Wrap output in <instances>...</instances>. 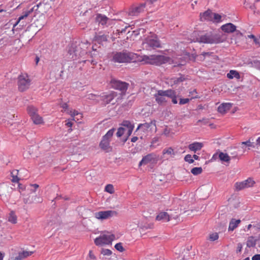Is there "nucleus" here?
I'll list each match as a JSON object with an SVG mask.
<instances>
[{"instance_id": "nucleus-17", "label": "nucleus", "mask_w": 260, "mask_h": 260, "mask_svg": "<svg viewBox=\"0 0 260 260\" xmlns=\"http://www.w3.org/2000/svg\"><path fill=\"white\" fill-rule=\"evenodd\" d=\"M200 20L202 21H213V13L210 10H208L203 13H200Z\"/></svg>"}, {"instance_id": "nucleus-11", "label": "nucleus", "mask_w": 260, "mask_h": 260, "mask_svg": "<svg viewBox=\"0 0 260 260\" xmlns=\"http://www.w3.org/2000/svg\"><path fill=\"white\" fill-rule=\"evenodd\" d=\"M68 53L72 56V58L75 59L77 57L83 55L84 51L81 50V47L79 44L77 45L76 43H73L69 47Z\"/></svg>"}, {"instance_id": "nucleus-49", "label": "nucleus", "mask_w": 260, "mask_h": 260, "mask_svg": "<svg viewBox=\"0 0 260 260\" xmlns=\"http://www.w3.org/2000/svg\"><path fill=\"white\" fill-rule=\"evenodd\" d=\"M88 260H96V257L92 250H90L88 254Z\"/></svg>"}, {"instance_id": "nucleus-9", "label": "nucleus", "mask_w": 260, "mask_h": 260, "mask_svg": "<svg viewBox=\"0 0 260 260\" xmlns=\"http://www.w3.org/2000/svg\"><path fill=\"white\" fill-rule=\"evenodd\" d=\"M115 129L114 128L110 129L106 134L104 136L102 141L100 143V148L108 152L112 150V148L110 146V141L112 137Z\"/></svg>"}, {"instance_id": "nucleus-34", "label": "nucleus", "mask_w": 260, "mask_h": 260, "mask_svg": "<svg viewBox=\"0 0 260 260\" xmlns=\"http://www.w3.org/2000/svg\"><path fill=\"white\" fill-rule=\"evenodd\" d=\"M163 155H168L172 156L175 155L174 149L172 147L165 148L162 151Z\"/></svg>"}, {"instance_id": "nucleus-51", "label": "nucleus", "mask_w": 260, "mask_h": 260, "mask_svg": "<svg viewBox=\"0 0 260 260\" xmlns=\"http://www.w3.org/2000/svg\"><path fill=\"white\" fill-rule=\"evenodd\" d=\"M184 160L189 164H192L194 162V160L192 159V157L190 154H187L184 157Z\"/></svg>"}, {"instance_id": "nucleus-5", "label": "nucleus", "mask_w": 260, "mask_h": 260, "mask_svg": "<svg viewBox=\"0 0 260 260\" xmlns=\"http://www.w3.org/2000/svg\"><path fill=\"white\" fill-rule=\"evenodd\" d=\"M142 45L144 49L148 50L161 47L160 43L156 35L152 33L144 39Z\"/></svg>"}, {"instance_id": "nucleus-8", "label": "nucleus", "mask_w": 260, "mask_h": 260, "mask_svg": "<svg viewBox=\"0 0 260 260\" xmlns=\"http://www.w3.org/2000/svg\"><path fill=\"white\" fill-rule=\"evenodd\" d=\"M155 120L151 121L149 123H141L139 124L136 129V131L138 130L141 131L144 134L146 135H151L153 132H156V126Z\"/></svg>"}, {"instance_id": "nucleus-55", "label": "nucleus", "mask_w": 260, "mask_h": 260, "mask_svg": "<svg viewBox=\"0 0 260 260\" xmlns=\"http://www.w3.org/2000/svg\"><path fill=\"white\" fill-rule=\"evenodd\" d=\"M190 101L189 99H180L179 101L180 105H184L188 103Z\"/></svg>"}, {"instance_id": "nucleus-45", "label": "nucleus", "mask_w": 260, "mask_h": 260, "mask_svg": "<svg viewBox=\"0 0 260 260\" xmlns=\"http://www.w3.org/2000/svg\"><path fill=\"white\" fill-rule=\"evenodd\" d=\"M125 132H126L125 128H124L122 127H119L118 129L117 132L116 133V135L118 137H120L124 134V133Z\"/></svg>"}, {"instance_id": "nucleus-28", "label": "nucleus", "mask_w": 260, "mask_h": 260, "mask_svg": "<svg viewBox=\"0 0 260 260\" xmlns=\"http://www.w3.org/2000/svg\"><path fill=\"white\" fill-rule=\"evenodd\" d=\"M30 118L33 121V123L35 124H42L44 123L42 117H41L38 113L33 116Z\"/></svg>"}, {"instance_id": "nucleus-38", "label": "nucleus", "mask_w": 260, "mask_h": 260, "mask_svg": "<svg viewBox=\"0 0 260 260\" xmlns=\"http://www.w3.org/2000/svg\"><path fill=\"white\" fill-rule=\"evenodd\" d=\"M67 113L71 116V117L73 118L75 116H79L80 117H82V114L78 112L77 111L75 110H68Z\"/></svg>"}, {"instance_id": "nucleus-47", "label": "nucleus", "mask_w": 260, "mask_h": 260, "mask_svg": "<svg viewBox=\"0 0 260 260\" xmlns=\"http://www.w3.org/2000/svg\"><path fill=\"white\" fill-rule=\"evenodd\" d=\"M114 247L117 250H118L120 252H123L124 251V248H123V247L122 246V243L120 242V243L116 244Z\"/></svg>"}, {"instance_id": "nucleus-35", "label": "nucleus", "mask_w": 260, "mask_h": 260, "mask_svg": "<svg viewBox=\"0 0 260 260\" xmlns=\"http://www.w3.org/2000/svg\"><path fill=\"white\" fill-rule=\"evenodd\" d=\"M256 245V240L252 236L249 237L247 241L246 245L248 247H253Z\"/></svg>"}, {"instance_id": "nucleus-22", "label": "nucleus", "mask_w": 260, "mask_h": 260, "mask_svg": "<svg viewBox=\"0 0 260 260\" xmlns=\"http://www.w3.org/2000/svg\"><path fill=\"white\" fill-rule=\"evenodd\" d=\"M232 106V104L231 103H223L218 107V112L224 114L231 109Z\"/></svg>"}, {"instance_id": "nucleus-27", "label": "nucleus", "mask_w": 260, "mask_h": 260, "mask_svg": "<svg viewBox=\"0 0 260 260\" xmlns=\"http://www.w3.org/2000/svg\"><path fill=\"white\" fill-rule=\"evenodd\" d=\"M226 76L230 79H233L234 78H235L236 79L239 80L241 78L239 73L236 70H230L229 73L227 74Z\"/></svg>"}, {"instance_id": "nucleus-52", "label": "nucleus", "mask_w": 260, "mask_h": 260, "mask_svg": "<svg viewBox=\"0 0 260 260\" xmlns=\"http://www.w3.org/2000/svg\"><path fill=\"white\" fill-rule=\"evenodd\" d=\"M60 107H61L63 109L64 112H66L67 113L68 110H70L68 108V105L66 103H63L60 104Z\"/></svg>"}, {"instance_id": "nucleus-24", "label": "nucleus", "mask_w": 260, "mask_h": 260, "mask_svg": "<svg viewBox=\"0 0 260 260\" xmlns=\"http://www.w3.org/2000/svg\"><path fill=\"white\" fill-rule=\"evenodd\" d=\"M108 20V18L107 17L101 14H98L95 18L96 21L102 25H105Z\"/></svg>"}, {"instance_id": "nucleus-16", "label": "nucleus", "mask_w": 260, "mask_h": 260, "mask_svg": "<svg viewBox=\"0 0 260 260\" xmlns=\"http://www.w3.org/2000/svg\"><path fill=\"white\" fill-rule=\"evenodd\" d=\"M146 7L145 4H141L138 6L132 7L128 12V15L132 16H138L144 11Z\"/></svg>"}, {"instance_id": "nucleus-56", "label": "nucleus", "mask_w": 260, "mask_h": 260, "mask_svg": "<svg viewBox=\"0 0 260 260\" xmlns=\"http://www.w3.org/2000/svg\"><path fill=\"white\" fill-rule=\"evenodd\" d=\"M134 128H128V129H126L127 138H128L132 133Z\"/></svg>"}, {"instance_id": "nucleus-41", "label": "nucleus", "mask_w": 260, "mask_h": 260, "mask_svg": "<svg viewBox=\"0 0 260 260\" xmlns=\"http://www.w3.org/2000/svg\"><path fill=\"white\" fill-rule=\"evenodd\" d=\"M122 125L125 127L124 128H126V129H128V128H134V125L131 123V122L129 121H123Z\"/></svg>"}, {"instance_id": "nucleus-14", "label": "nucleus", "mask_w": 260, "mask_h": 260, "mask_svg": "<svg viewBox=\"0 0 260 260\" xmlns=\"http://www.w3.org/2000/svg\"><path fill=\"white\" fill-rule=\"evenodd\" d=\"M111 83L113 88L119 90L123 93H124L127 90L129 85L128 83L125 82H122L114 79L112 80Z\"/></svg>"}, {"instance_id": "nucleus-42", "label": "nucleus", "mask_w": 260, "mask_h": 260, "mask_svg": "<svg viewBox=\"0 0 260 260\" xmlns=\"http://www.w3.org/2000/svg\"><path fill=\"white\" fill-rule=\"evenodd\" d=\"M246 145L247 147H252V148H255V147H256V146L255 145V144L254 145L253 143L251 142L250 141V140L249 139L248 141H245V142H242L241 143V145ZM248 149H250V148H248Z\"/></svg>"}, {"instance_id": "nucleus-4", "label": "nucleus", "mask_w": 260, "mask_h": 260, "mask_svg": "<svg viewBox=\"0 0 260 260\" xmlns=\"http://www.w3.org/2000/svg\"><path fill=\"white\" fill-rule=\"evenodd\" d=\"M136 55L130 52H116L113 55L112 60L118 63L129 62L135 59Z\"/></svg>"}, {"instance_id": "nucleus-33", "label": "nucleus", "mask_w": 260, "mask_h": 260, "mask_svg": "<svg viewBox=\"0 0 260 260\" xmlns=\"http://www.w3.org/2000/svg\"><path fill=\"white\" fill-rule=\"evenodd\" d=\"M168 212L170 221L172 219H177L178 218L179 214L178 212L176 211V210H175V211H173L172 210H169Z\"/></svg>"}, {"instance_id": "nucleus-2", "label": "nucleus", "mask_w": 260, "mask_h": 260, "mask_svg": "<svg viewBox=\"0 0 260 260\" xmlns=\"http://www.w3.org/2000/svg\"><path fill=\"white\" fill-rule=\"evenodd\" d=\"M141 58V61L145 63L157 66L166 63L170 60V57L160 55H143Z\"/></svg>"}, {"instance_id": "nucleus-21", "label": "nucleus", "mask_w": 260, "mask_h": 260, "mask_svg": "<svg viewBox=\"0 0 260 260\" xmlns=\"http://www.w3.org/2000/svg\"><path fill=\"white\" fill-rule=\"evenodd\" d=\"M221 29L225 32L232 33L236 31V26L231 23H228L221 26Z\"/></svg>"}, {"instance_id": "nucleus-57", "label": "nucleus", "mask_w": 260, "mask_h": 260, "mask_svg": "<svg viewBox=\"0 0 260 260\" xmlns=\"http://www.w3.org/2000/svg\"><path fill=\"white\" fill-rule=\"evenodd\" d=\"M252 260H260V254H257L252 257Z\"/></svg>"}, {"instance_id": "nucleus-13", "label": "nucleus", "mask_w": 260, "mask_h": 260, "mask_svg": "<svg viewBox=\"0 0 260 260\" xmlns=\"http://www.w3.org/2000/svg\"><path fill=\"white\" fill-rule=\"evenodd\" d=\"M255 184V181L251 178H248L247 179L242 182H236L235 187L237 190H240L245 188L252 187Z\"/></svg>"}, {"instance_id": "nucleus-7", "label": "nucleus", "mask_w": 260, "mask_h": 260, "mask_svg": "<svg viewBox=\"0 0 260 260\" xmlns=\"http://www.w3.org/2000/svg\"><path fill=\"white\" fill-rule=\"evenodd\" d=\"M31 84V80L26 74H22L18 77V86L20 91L23 92L28 89Z\"/></svg>"}, {"instance_id": "nucleus-15", "label": "nucleus", "mask_w": 260, "mask_h": 260, "mask_svg": "<svg viewBox=\"0 0 260 260\" xmlns=\"http://www.w3.org/2000/svg\"><path fill=\"white\" fill-rule=\"evenodd\" d=\"M40 5H41V3H40L39 4H37V5L32 7L31 8L28 9L27 10L24 11L23 12L22 15L19 17L18 20L14 24L13 29L18 24V23L21 20L27 17L31 13L33 12L34 10H37L39 7Z\"/></svg>"}, {"instance_id": "nucleus-59", "label": "nucleus", "mask_w": 260, "mask_h": 260, "mask_svg": "<svg viewBox=\"0 0 260 260\" xmlns=\"http://www.w3.org/2000/svg\"><path fill=\"white\" fill-rule=\"evenodd\" d=\"M249 8L254 13H255L256 8L254 5H251L249 6Z\"/></svg>"}, {"instance_id": "nucleus-12", "label": "nucleus", "mask_w": 260, "mask_h": 260, "mask_svg": "<svg viewBox=\"0 0 260 260\" xmlns=\"http://www.w3.org/2000/svg\"><path fill=\"white\" fill-rule=\"evenodd\" d=\"M117 212L113 210L101 211L94 213V217L100 220H106L116 215Z\"/></svg>"}, {"instance_id": "nucleus-20", "label": "nucleus", "mask_w": 260, "mask_h": 260, "mask_svg": "<svg viewBox=\"0 0 260 260\" xmlns=\"http://www.w3.org/2000/svg\"><path fill=\"white\" fill-rule=\"evenodd\" d=\"M34 253L33 251L23 250L18 253V255L14 258V260H23Z\"/></svg>"}, {"instance_id": "nucleus-25", "label": "nucleus", "mask_w": 260, "mask_h": 260, "mask_svg": "<svg viewBox=\"0 0 260 260\" xmlns=\"http://www.w3.org/2000/svg\"><path fill=\"white\" fill-rule=\"evenodd\" d=\"M241 220L240 219H232L229 223L228 229L229 231H234L238 226Z\"/></svg>"}, {"instance_id": "nucleus-19", "label": "nucleus", "mask_w": 260, "mask_h": 260, "mask_svg": "<svg viewBox=\"0 0 260 260\" xmlns=\"http://www.w3.org/2000/svg\"><path fill=\"white\" fill-rule=\"evenodd\" d=\"M156 220L163 222H167L170 221L168 210L159 212L156 216Z\"/></svg>"}, {"instance_id": "nucleus-30", "label": "nucleus", "mask_w": 260, "mask_h": 260, "mask_svg": "<svg viewBox=\"0 0 260 260\" xmlns=\"http://www.w3.org/2000/svg\"><path fill=\"white\" fill-rule=\"evenodd\" d=\"M184 79L182 77L179 78H172L169 80V83H170L171 86H172L174 85L178 84L180 82H182L184 80Z\"/></svg>"}, {"instance_id": "nucleus-61", "label": "nucleus", "mask_w": 260, "mask_h": 260, "mask_svg": "<svg viewBox=\"0 0 260 260\" xmlns=\"http://www.w3.org/2000/svg\"><path fill=\"white\" fill-rule=\"evenodd\" d=\"M66 125L67 126L71 128L73 125V122L70 120H68L67 122L66 123Z\"/></svg>"}, {"instance_id": "nucleus-23", "label": "nucleus", "mask_w": 260, "mask_h": 260, "mask_svg": "<svg viewBox=\"0 0 260 260\" xmlns=\"http://www.w3.org/2000/svg\"><path fill=\"white\" fill-rule=\"evenodd\" d=\"M203 147L202 143L196 142L188 145V148L190 150L196 152L198 150H200Z\"/></svg>"}, {"instance_id": "nucleus-46", "label": "nucleus", "mask_w": 260, "mask_h": 260, "mask_svg": "<svg viewBox=\"0 0 260 260\" xmlns=\"http://www.w3.org/2000/svg\"><path fill=\"white\" fill-rule=\"evenodd\" d=\"M219 238L218 233H214L209 235V240L211 241L217 240Z\"/></svg>"}, {"instance_id": "nucleus-10", "label": "nucleus", "mask_w": 260, "mask_h": 260, "mask_svg": "<svg viewBox=\"0 0 260 260\" xmlns=\"http://www.w3.org/2000/svg\"><path fill=\"white\" fill-rule=\"evenodd\" d=\"M169 89L164 90H158L157 92L154 94L156 102L159 105H165L167 102V98H168Z\"/></svg>"}, {"instance_id": "nucleus-64", "label": "nucleus", "mask_w": 260, "mask_h": 260, "mask_svg": "<svg viewBox=\"0 0 260 260\" xmlns=\"http://www.w3.org/2000/svg\"><path fill=\"white\" fill-rule=\"evenodd\" d=\"M212 53L210 52H203L201 55H203L204 57L206 56V55L210 56Z\"/></svg>"}, {"instance_id": "nucleus-29", "label": "nucleus", "mask_w": 260, "mask_h": 260, "mask_svg": "<svg viewBox=\"0 0 260 260\" xmlns=\"http://www.w3.org/2000/svg\"><path fill=\"white\" fill-rule=\"evenodd\" d=\"M168 98H170L172 100V102L174 104H176L178 103L177 96L176 92L173 89H169Z\"/></svg>"}, {"instance_id": "nucleus-50", "label": "nucleus", "mask_w": 260, "mask_h": 260, "mask_svg": "<svg viewBox=\"0 0 260 260\" xmlns=\"http://www.w3.org/2000/svg\"><path fill=\"white\" fill-rule=\"evenodd\" d=\"M189 96H191L192 99H198L200 97L198 96L196 89H193L192 91L189 92Z\"/></svg>"}, {"instance_id": "nucleus-43", "label": "nucleus", "mask_w": 260, "mask_h": 260, "mask_svg": "<svg viewBox=\"0 0 260 260\" xmlns=\"http://www.w3.org/2000/svg\"><path fill=\"white\" fill-rule=\"evenodd\" d=\"M105 190L111 194L113 193L114 192L113 185L110 184L107 185L105 187Z\"/></svg>"}, {"instance_id": "nucleus-18", "label": "nucleus", "mask_w": 260, "mask_h": 260, "mask_svg": "<svg viewBox=\"0 0 260 260\" xmlns=\"http://www.w3.org/2000/svg\"><path fill=\"white\" fill-rule=\"evenodd\" d=\"M155 160V155L152 154H149L143 157L139 162V166L145 165L149 163H153Z\"/></svg>"}, {"instance_id": "nucleus-36", "label": "nucleus", "mask_w": 260, "mask_h": 260, "mask_svg": "<svg viewBox=\"0 0 260 260\" xmlns=\"http://www.w3.org/2000/svg\"><path fill=\"white\" fill-rule=\"evenodd\" d=\"M86 96L87 99L96 101V102H99L100 101V96L96 94L89 93L87 94Z\"/></svg>"}, {"instance_id": "nucleus-37", "label": "nucleus", "mask_w": 260, "mask_h": 260, "mask_svg": "<svg viewBox=\"0 0 260 260\" xmlns=\"http://www.w3.org/2000/svg\"><path fill=\"white\" fill-rule=\"evenodd\" d=\"M94 39L99 43L107 41V37L105 35H96L94 37Z\"/></svg>"}, {"instance_id": "nucleus-62", "label": "nucleus", "mask_w": 260, "mask_h": 260, "mask_svg": "<svg viewBox=\"0 0 260 260\" xmlns=\"http://www.w3.org/2000/svg\"><path fill=\"white\" fill-rule=\"evenodd\" d=\"M128 26H125L124 29H117V31H118V33H122L123 32H125V29L128 27Z\"/></svg>"}, {"instance_id": "nucleus-1", "label": "nucleus", "mask_w": 260, "mask_h": 260, "mask_svg": "<svg viewBox=\"0 0 260 260\" xmlns=\"http://www.w3.org/2000/svg\"><path fill=\"white\" fill-rule=\"evenodd\" d=\"M193 35L196 37V38L192 39V41L193 42L206 44H217L223 42L219 35H213L211 32L199 35L197 32H194Z\"/></svg>"}, {"instance_id": "nucleus-44", "label": "nucleus", "mask_w": 260, "mask_h": 260, "mask_svg": "<svg viewBox=\"0 0 260 260\" xmlns=\"http://www.w3.org/2000/svg\"><path fill=\"white\" fill-rule=\"evenodd\" d=\"M101 253L104 256H110L112 254V251L109 249L102 248Z\"/></svg>"}, {"instance_id": "nucleus-26", "label": "nucleus", "mask_w": 260, "mask_h": 260, "mask_svg": "<svg viewBox=\"0 0 260 260\" xmlns=\"http://www.w3.org/2000/svg\"><path fill=\"white\" fill-rule=\"evenodd\" d=\"M26 111L30 118L38 113V109L32 105L28 106Z\"/></svg>"}, {"instance_id": "nucleus-60", "label": "nucleus", "mask_w": 260, "mask_h": 260, "mask_svg": "<svg viewBox=\"0 0 260 260\" xmlns=\"http://www.w3.org/2000/svg\"><path fill=\"white\" fill-rule=\"evenodd\" d=\"M255 145L256 147L258 148V146H260V137H259L256 140Z\"/></svg>"}, {"instance_id": "nucleus-54", "label": "nucleus", "mask_w": 260, "mask_h": 260, "mask_svg": "<svg viewBox=\"0 0 260 260\" xmlns=\"http://www.w3.org/2000/svg\"><path fill=\"white\" fill-rule=\"evenodd\" d=\"M243 248V245L241 243H239L237 244V248H236V253H240L242 251Z\"/></svg>"}, {"instance_id": "nucleus-40", "label": "nucleus", "mask_w": 260, "mask_h": 260, "mask_svg": "<svg viewBox=\"0 0 260 260\" xmlns=\"http://www.w3.org/2000/svg\"><path fill=\"white\" fill-rule=\"evenodd\" d=\"M18 170H14L11 172V175L12 177V181L14 183L18 182L19 179L17 176V174H18Z\"/></svg>"}, {"instance_id": "nucleus-58", "label": "nucleus", "mask_w": 260, "mask_h": 260, "mask_svg": "<svg viewBox=\"0 0 260 260\" xmlns=\"http://www.w3.org/2000/svg\"><path fill=\"white\" fill-rule=\"evenodd\" d=\"M253 41L256 45H257L258 47H260V39L256 38H254Z\"/></svg>"}, {"instance_id": "nucleus-3", "label": "nucleus", "mask_w": 260, "mask_h": 260, "mask_svg": "<svg viewBox=\"0 0 260 260\" xmlns=\"http://www.w3.org/2000/svg\"><path fill=\"white\" fill-rule=\"evenodd\" d=\"M115 239V235L105 232L94 240V243L97 246L112 245V242Z\"/></svg>"}, {"instance_id": "nucleus-48", "label": "nucleus", "mask_w": 260, "mask_h": 260, "mask_svg": "<svg viewBox=\"0 0 260 260\" xmlns=\"http://www.w3.org/2000/svg\"><path fill=\"white\" fill-rule=\"evenodd\" d=\"M221 16L216 13H213V22H219L221 21Z\"/></svg>"}, {"instance_id": "nucleus-32", "label": "nucleus", "mask_w": 260, "mask_h": 260, "mask_svg": "<svg viewBox=\"0 0 260 260\" xmlns=\"http://www.w3.org/2000/svg\"><path fill=\"white\" fill-rule=\"evenodd\" d=\"M8 221L13 224H16L17 222V217L14 211L10 213Z\"/></svg>"}, {"instance_id": "nucleus-39", "label": "nucleus", "mask_w": 260, "mask_h": 260, "mask_svg": "<svg viewBox=\"0 0 260 260\" xmlns=\"http://www.w3.org/2000/svg\"><path fill=\"white\" fill-rule=\"evenodd\" d=\"M203 169L201 167H194L191 170V173L194 175H198L202 173Z\"/></svg>"}, {"instance_id": "nucleus-53", "label": "nucleus", "mask_w": 260, "mask_h": 260, "mask_svg": "<svg viewBox=\"0 0 260 260\" xmlns=\"http://www.w3.org/2000/svg\"><path fill=\"white\" fill-rule=\"evenodd\" d=\"M236 36L237 37L238 39L235 41V44H237L240 41V39L242 38L243 34L239 31H236Z\"/></svg>"}, {"instance_id": "nucleus-31", "label": "nucleus", "mask_w": 260, "mask_h": 260, "mask_svg": "<svg viewBox=\"0 0 260 260\" xmlns=\"http://www.w3.org/2000/svg\"><path fill=\"white\" fill-rule=\"evenodd\" d=\"M219 159L224 162H229L231 159L230 156L227 154L220 152L218 155Z\"/></svg>"}, {"instance_id": "nucleus-63", "label": "nucleus", "mask_w": 260, "mask_h": 260, "mask_svg": "<svg viewBox=\"0 0 260 260\" xmlns=\"http://www.w3.org/2000/svg\"><path fill=\"white\" fill-rule=\"evenodd\" d=\"M82 118V117H80L79 116H75V117H74L72 120H75L76 121H79V120H81V119Z\"/></svg>"}, {"instance_id": "nucleus-6", "label": "nucleus", "mask_w": 260, "mask_h": 260, "mask_svg": "<svg viewBox=\"0 0 260 260\" xmlns=\"http://www.w3.org/2000/svg\"><path fill=\"white\" fill-rule=\"evenodd\" d=\"M118 96V93L115 91H111L108 93H104L101 96H100V101H102V104L106 105L109 104L112 105L115 104L120 99V97Z\"/></svg>"}]
</instances>
